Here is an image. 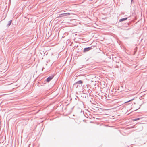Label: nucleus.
<instances>
[{"mask_svg": "<svg viewBox=\"0 0 147 147\" xmlns=\"http://www.w3.org/2000/svg\"><path fill=\"white\" fill-rule=\"evenodd\" d=\"M70 15V13H65L62 14H61L59 15L58 16V17H63L66 16H69Z\"/></svg>", "mask_w": 147, "mask_h": 147, "instance_id": "obj_1", "label": "nucleus"}, {"mask_svg": "<svg viewBox=\"0 0 147 147\" xmlns=\"http://www.w3.org/2000/svg\"><path fill=\"white\" fill-rule=\"evenodd\" d=\"M92 47L85 48L84 49L83 52H86L92 49Z\"/></svg>", "mask_w": 147, "mask_h": 147, "instance_id": "obj_2", "label": "nucleus"}, {"mask_svg": "<svg viewBox=\"0 0 147 147\" xmlns=\"http://www.w3.org/2000/svg\"><path fill=\"white\" fill-rule=\"evenodd\" d=\"M54 77L53 75L49 77H48L46 79L47 81V82H49L51 81V80H52Z\"/></svg>", "mask_w": 147, "mask_h": 147, "instance_id": "obj_3", "label": "nucleus"}, {"mask_svg": "<svg viewBox=\"0 0 147 147\" xmlns=\"http://www.w3.org/2000/svg\"><path fill=\"white\" fill-rule=\"evenodd\" d=\"M127 18H127V17L121 18L119 20V22H121L125 21V20H127Z\"/></svg>", "mask_w": 147, "mask_h": 147, "instance_id": "obj_4", "label": "nucleus"}, {"mask_svg": "<svg viewBox=\"0 0 147 147\" xmlns=\"http://www.w3.org/2000/svg\"><path fill=\"white\" fill-rule=\"evenodd\" d=\"M78 84H82L83 82V81L82 80H80L76 82Z\"/></svg>", "mask_w": 147, "mask_h": 147, "instance_id": "obj_5", "label": "nucleus"}, {"mask_svg": "<svg viewBox=\"0 0 147 147\" xmlns=\"http://www.w3.org/2000/svg\"><path fill=\"white\" fill-rule=\"evenodd\" d=\"M78 86V84L76 82L73 85V87L74 88H77Z\"/></svg>", "mask_w": 147, "mask_h": 147, "instance_id": "obj_6", "label": "nucleus"}, {"mask_svg": "<svg viewBox=\"0 0 147 147\" xmlns=\"http://www.w3.org/2000/svg\"><path fill=\"white\" fill-rule=\"evenodd\" d=\"M11 22H12V20H11L9 21L8 23L7 24V27L9 26L11 24Z\"/></svg>", "mask_w": 147, "mask_h": 147, "instance_id": "obj_7", "label": "nucleus"}, {"mask_svg": "<svg viewBox=\"0 0 147 147\" xmlns=\"http://www.w3.org/2000/svg\"><path fill=\"white\" fill-rule=\"evenodd\" d=\"M140 118H136L134 119L133 120V121H137V120H140Z\"/></svg>", "mask_w": 147, "mask_h": 147, "instance_id": "obj_8", "label": "nucleus"}, {"mask_svg": "<svg viewBox=\"0 0 147 147\" xmlns=\"http://www.w3.org/2000/svg\"><path fill=\"white\" fill-rule=\"evenodd\" d=\"M134 100V99H131V100H129V101H128L126 102L125 103H127V102H130V101H132V100Z\"/></svg>", "mask_w": 147, "mask_h": 147, "instance_id": "obj_9", "label": "nucleus"}, {"mask_svg": "<svg viewBox=\"0 0 147 147\" xmlns=\"http://www.w3.org/2000/svg\"><path fill=\"white\" fill-rule=\"evenodd\" d=\"M125 38H126V39H127V38H128V37H125Z\"/></svg>", "mask_w": 147, "mask_h": 147, "instance_id": "obj_10", "label": "nucleus"}, {"mask_svg": "<svg viewBox=\"0 0 147 147\" xmlns=\"http://www.w3.org/2000/svg\"><path fill=\"white\" fill-rule=\"evenodd\" d=\"M133 1V0H131V3H132V1Z\"/></svg>", "mask_w": 147, "mask_h": 147, "instance_id": "obj_11", "label": "nucleus"}, {"mask_svg": "<svg viewBox=\"0 0 147 147\" xmlns=\"http://www.w3.org/2000/svg\"><path fill=\"white\" fill-rule=\"evenodd\" d=\"M43 68H42V71L43 70Z\"/></svg>", "mask_w": 147, "mask_h": 147, "instance_id": "obj_12", "label": "nucleus"}]
</instances>
